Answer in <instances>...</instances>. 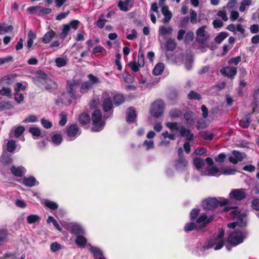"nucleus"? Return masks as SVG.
I'll use <instances>...</instances> for the list:
<instances>
[{"label":"nucleus","instance_id":"13d9d810","mask_svg":"<svg viewBox=\"0 0 259 259\" xmlns=\"http://www.w3.org/2000/svg\"><path fill=\"white\" fill-rule=\"evenodd\" d=\"M195 227H196V225L194 223H193V222L188 223L185 225V226L184 227V230H185V231H186L187 232H190V231H191L194 230Z\"/></svg>","mask_w":259,"mask_h":259},{"label":"nucleus","instance_id":"de8ad7c7","mask_svg":"<svg viewBox=\"0 0 259 259\" xmlns=\"http://www.w3.org/2000/svg\"><path fill=\"white\" fill-rule=\"evenodd\" d=\"M1 161L3 165H9L12 163L13 159L9 155H5L1 157Z\"/></svg>","mask_w":259,"mask_h":259},{"label":"nucleus","instance_id":"20e7f679","mask_svg":"<svg viewBox=\"0 0 259 259\" xmlns=\"http://www.w3.org/2000/svg\"><path fill=\"white\" fill-rule=\"evenodd\" d=\"M165 108V104L163 101L158 100L154 101L151 105L150 113L156 118L161 117Z\"/></svg>","mask_w":259,"mask_h":259},{"label":"nucleus","instance_id":"a878e982","mask_svg":"<svg viewBox=\"0 0 259 259\" xmlns=\"http://www.w3.org/2000/svg\"><path fill=\"white\" fill-rule=\"evenodd\" d=\"M78 120L81 125H85L90 123L91 118L89 114L83 112L79 116Z\"/></svg>","mask_w":259,"mask_h":259},{"label":"nucleus","instance_id":"4be33fe9","mask_svg":"<svg viewBox=\"0 0 259 259\" xmlns=\"http://www.w3.org/2000/svg\"><path fill=\"white\" fill-rule=\"evenodd\" d=\"M180 134L181 136L186 137L187 141H191L193 140L194 134L191 133L190 130L186 129L183 125L180 127Z\"/></svg>","mask_w":259,"mask_h":259},{"label":"nucleus","instance_id":"6e6552de","mask_svg":"<svg viewBox=\"0 0 259 259\" xmlns=\"http://www.w3.org/2000/svg\"><path fill=\"white\" fill-rule=\"evenodd\" d=\"M81 131L76 124L68 125L66 127V133L68 137L71 138L70 140L76 139L81 134Z\"/></svg>","mask_w":259,"mask_h":259},{"label":"nucleus","instance_id":"4d7b16f0","mask_svg":"<svg viewBox=\"0 0 259 259\" xmlns=\"http://www.w3.org/2000/svg\"><path fill=\"white\" fill-rule=\"evenodd\" d=\"M14 100L18 104L20 103L24 100V96L22 93H19L18 92L14 93Z\"/></svg>","mask_w":259,"mask_h":259},{"label":"nucleus","instance_id":"ea45409f","mask_svg":"<svg viewBox=\"0 0 259 259\" xmlns=\"http://www.w3.org/2000/svg\"><path fill=\"white\" fill-rule=\"evenodd\" d=\"M70 30V27L69 26V25H64L62 32L60 34V38L62 39H64L67 37Z\"/></svg>","mask_w":259,"mask_h":259},{"label":"nucleus","instance_id":"a19ab883","mask_svg":"<svg viewBox=\"0 0 259 259\" xmlns=\"http://www.w3.org/2000/svg\"><path fill=\"white\" fill-rule=\"evenodd\" d=\"M189 100H197L200 101L201 99L200 95L194 91H191L188 95Z\"/></svg>","mask_w":259,"mask_h":259},{"label":"nucleus","instance_id":"052dcab7","mask_svg":"<svg viewBox=\"0 0 259 259\" xmlns=\"http://www.w3.org/2000/svg\"><path fill=\"white\" fill-rule=\"evenodd\" d=\"M200 212V209L198 208L193 209L190 214V220L192 221L196 219Z\"/></svg>","mask_w":259,"mask_h":259},{"label":"nucleus","instance_id":"6e6d98bb","mask_svg":"<svg viewBox=\"0 0 259 259\" xmlns=\"http://www.w3.org/2000/svg\"><path fill=\"white\" fill-rule=\"evenodd\" d=\"M56 66L59 67L65 66L67 64L66 60L62 58H58L55 61Z\"/></svg>","mask_w":259,"mask_h":259},{"label":"nucleus","instance_id":"a211bd4d","mask_svg":"<svg viewBox=\"0 0 259 259\" xmlns=\"http://www.w3.org/2000/svg\"><path fill=\"white\" fill-rule=\"evenodd\" d=\"M137 115L134 107H131L127 109L126 113V121L128 123H131L135 121Z\"/></svg>","mask_w":259,"mask_h":259},{"label":"nucleus","instance_id":"39448f33","mask_svg":"<svg viewBox=\"0 0 259 259\" xmlns=\"http://www.w3.org/2000/svg\"><path fill=\"white\" fill-rule=\"evenodd\" d=\"M79 84V80L72 79L66 81V90L69 97L73 99H77V89Z\"/></svg>","mask_w":259,"mask_h":259},{"label":"nucleus","instance_id":"412c9836","mask_svg":"<svg viewBox=\"0 0 259 259\" xmlns=\"http://www.w3.org/2000/svg\"><path fill=\"white\" fill-rule=\"evenodd\" d=\"M22 184L27 187H32L33 186L38 185L39 184V182L34 177L31 176L28 178L24 177L23 179Z\"/></svg>","mask_w":259,"mask_h":259},{"label":"nucleus","instance_id":"3c124183","mask_svg":"<svg viewBox=\"0 0 259 259\" xmlns=\"http://www.w3.org/2000/svg\"><path fill=\"white\" fill-rule=\"evenodd\" d=\"M190 18H189L190 22L192 24H196L197 22V14L196 12L191 9L190 11Z\"/></svg>","mask_w":259,"mask_h":259},{"label":"nucleus","instance_id":"8fccbe9b","mask_svg":"<svg viewBox=\"0 0 259 259\" xmlns=\"http://www.w3.org/2000/svg\"><path fill=\"white\" fill-rule=\"evenodd\" d=\"M172 31V29L171 27H166L164 26H161L159 29L160 33L162 35L170 34Z\"/></svg>","mask_w":259,"mask_h":259},{"label":"nucleus","instance_id":"9b49d317","mask_svg":"<svg viewBox=\"0 0 259 259\" xmlns=\"http://www.w3.org/2000/svg\"><path fill=\"white\" fill-rule=\"evenodd\" d=\"M229 195L231 199L242 200L246 197L245 190L243 189H233Z\"/></svg>","mask_w":259,"mask_h":259},{"label":"nucleus","instance_id":"c9c22d12","mask_svg":"<svg viewBox=\"0 0 259 259\" xmlns=\"http://www.w3.org/2000/svg\"><path fill=\"white\" fill-rule=\"evenodd\" d=\"M11 93L12 90L10 88L3 87L0 90V95L2 96H6L9 99L11 98L12 97Z\"/></svg>","mask_w":259,"mask_h":259},{"label":"nucleus","instance_id":"aec40b11","mask_svg":"<svg viewBox=\"0 0 259 259\" xmlns=\"http://www.w3.org/2000/svg\"><path fill=\"white\" fill-rule=\"evenodd\" d=\"M90 251L93 254L94 259H106L104 256L103 251L99 248L92 246Z\"/></svg>","mask_w":259,"mask_h":259},{"label":"nucleus","instance_id":"0eeeda50","mask_svg":"<svg viewBox=\"0 0 259 259\" xmlns=\"http://www.w3.org/2000/svg\"><path fill=\"white\" fill-rule=\"evenodd\" d=\"M244 237L241 231L235 230L228 236L227 241L233 246H235L243 242Z\"/></svg>","mask_w":259,"mask_h":259},{"label":"nucleus","instance_id":"e2e57ef3","mask_svg":"<svg viewBox=\"0 0 259 259\" xmlns=\"http://www.w3.org/2000/svg\"><path fill=\"white\" fill-rule=\"evenodd\" d=\"M169 114L172 118H177L181 115L182 111L179 109H174L170 111Z\"/></svg>","mask_w":259,"mask_h":259},{"label":"nucleus","instance_id":"bf43d9fd","mask_svg":"<svg viewBox=\"0 0 259 259\" xmlns=\"http://www.w3.org/2000/svg\"><path fill=\"white\" fill-rule=\"evenodd\" d=\"M45 205L52 210H55L58 207V205L56 202L52 201H46L45 202Z\"/></svg>","mask_w":259,"mask_h":259},{"label":"nucleus","instance_id":"864d4df0","mask_svg":"<svg viewBox=\"0 0 259 259\" xmlns=\"http://www.w3.org/2000/svg\"><path fill=\"white\" fill-rule=\"evenodd\" d=\"M29 132L35 137H39L41 134L40 128L38 127H31L29 128Z\"/></svg>","mask_w":259,"mask_h":259},{"label":"nucleus","instance_id":"1a4fd4ad","mask_svg":"<svg viewBox=\"0 0 259 259\" xmlns=\"http://www.w3.org/2000/svg\"><path fill=\"white\" fill-rule=\"evenodd\" d=\"M114 105L111 97H108L103 99L102 102V110L105 113L113 114Z\"/></svg>","mask_w":259,"mask_h":259},{"label":"nucleus","instance_id":"6ab92c4d","mask_svg":"<svg viewBox=\"0 0 259 259\" xmlns=\"http://www.w3.org/2000/svg\"><path fill=\"white\" fill-rule=\"evenodd\" d=\"M113 104L115 107L122 104L125 100V97L122 94L116 93L112 98Z\"/></svg>","mask_w":259,"mask_h":259},{"label":"nucleus","instance_id":"f8f14e48","mask_svg":"<svg viewBox=\"0 0 259 259\" xmlns=\"http://www.w3.org/2000/svg\"><path fill=\"white\" fill-rule=\"evenodd\" d=\"M45 89L49 93L55 94L58 90V85L56 82L51 78L47 79L44 82Z\"/></svg>","mask_w":259,"mask_h":259},{"label":"nucleus","instance_id":"c85d7f7f","mask_svg":"<svg viewBox=\"0 0 259 259\" xmlns=\"http://www.w3.org/2000/svg\"><path fill=\"white\" fill-rule=\"evenodd\" d=\"M38 73V75L35 78V81L37 83L44 84V82L50 78L47 74L41 70H39Z\"/></svg>","mask_w":259,"mask_h":259},{"label":"nucleus","instance_id":"7ed1b4c3","mask_svg":"<svg viewBox=\"0 0 259 259\" xmlns=\"http://www.w3.org/2000/svg\"><path fill=\"white\" fill-rule=\"evenodd\" d=\"M219 200L217 198H209L202 202L203 207L207 210H213L219 206H223L228 204L229 201L227 199L220 198Z\"/></svg>","mask_w":259,"mask_h":259},{"label":"nucleus","instance_id":"473e14b6","mask_svg":"<svg viewBox=\"0 0 259 259\" xmlns=\"http://www.w3.org/2000/svg\"><path fill=\"white\" fill-rule=\"evenodd\" d=\"M14 77L15 76L13 74L6 75L1 78V83L3 85H9L12 83V78Z\"/></svg>","mask_w":259,"mask_h":259},{"label":"nucleus","instance_id":"a18cd8bd","mask_svg":"<svg viewBox=\"0 0 259 259\" xmlns=\"http://www.w3.org/2000/svg\"><path fill=\"white\" fill-rule=\"evenodd\" d=\"M228 36V34L225 32H221L218 35H217L214 40L216 42L220 44Z\"/></svg>","mask_w":259,"mask_h":259},{"label":"nucleus","instance_id":"2f4dec72","mask_svg":"<svg viewBox=\"0 0 259 259\" xmlns=\"http://www.w3.org/2000/svg\"><path fill=\"white\" fill-rule=\"evenodd\" d=\"M92 88V83L90 81H86L81 83L80 87V92L81 94L87 93Z\"/></svg>","mask_w":259,"mask_h":259},{"label":"nucleus","instance_id":"f257e3e1","mask_svg":"<svg viewBox=\"0 0 259 259\" xmlns=\"http://www.w3.org/2000/svg\"><path fill=\"white\" fill-rule=\"evenodd\" d=\"M164 53L167 59L172 62L178 64L185 61L187 70L192 68L194 56L190 50H165Z\"/></svg>","mask_w":259,"mask_h":259},{"label":"nucleus","instance_id":"603ef678","mask_svg":"<svg viewBox=\"0 0 259 259\" xmlns=\"http://www.w3.org/2000/svg\"><path fill=\"white\" fill-rule=\"evenodd\" d=\"M128 66L134 72L139 71L140 67H141L136 61H131L128 63Z\"/></svg>","mask_w":259,"mask_h":259},{"label":"nucleus","instance_id":"2eb2a0df","mask_svg":"<svg viewBox=\"0 0 259 259\" xmlns=\"http://www.w3.org/2000/svg\"><path fill=\"white\" fill-rule=\"evenodd\" d=\"M221 72L225 76L230 78H233L237 73V69L234 67H229L227 68H223L221 69Z\"/></svg>","mask_w":259,"mask_h":259},{"label":"nucleus","instance_id":"0e129e2a","mask_svg":"<svg viewBox=\"0 0 259 259\" xmlns=\"http://www.w3.org/2000/svg\"><path fill=\"white\" fill-rule=\"evenodd\" d=\"M178 92L176 90H171L168 94V97L169 99L174 100L177 98Z\"/></svg>","mask_w":259,"mask_h":259},{"label":"nucleus","instance_id":"c03bdc74","mask_svg":"<svg viewBox=\"0 0 259 259\" xmlns=\"http://www.w3.org/2000/svg\"><path fill=\"white\" fill-rule=\"evenodd\" d=\"M233 155L237 159L238 161H243V159L245 158L246 155L244 153L240 152L237 150H233L232 152Z\"/></svg>","mask_w":259,"mask_h":259},{"label":"nucleus","instance_id":"09e8293b","mask_svg":"<svg viewBox=\"0 0 259 259\" xmlns=\"http://www.w3.org/2000/svg\"><path fill=\"white\" fill-rule=\"evenodd\" d=\"M7 150L9 152H13L16 149V142L14 140H11L7 143Z\"/></svg>","mask_w":259,"mask_h":259},{"label":"nucleus","instance_id":"f03ea898","mask_svg":"<svg viewBox=\"0 0 259 259\" xmlns=\"http://www.w3.org/2000/svg\"><path fill=\"white\" fill-rule=\"evenodd\" d=\"M92 124L91 131L93 132H99L102 131L105 124V120L102 119V114L99 109H95L92 114Z\"/></svg>","mask_w":259,"mask_h":259},{"label":"nucleus","instance_id":"72a5a7b5","mask_svg":"<svg viewBox=\"0 0 259 259\" xmlns=\"http://www.w3.org/2000/svg\"><path fill=\"white\" fill-rule=\"evenodd\" d=\"M164 65L162 63H157L153 70V73L155 75H159L163 71Z\"/></svg>","mask_w":259,"mask_h":259},{"label":"nucleus","instance_id":"58836bf2","mask_svg":"<svg viewBox=\"0 0 259 259\" xmlns=\"http://www.w3.org/2000/svg\"><path fill=\"white\" fill-rule=\"evenodd\" d=\"M40 220V217L37 214H30L27 217V222L29 224H34Z\"/></svg>","mask_w":259,"mask_h":259},{"label":"nucleus","instance_id":"49530a36","mask_svg":"<svg viewBox=\"0 0 259 259\" xmlns=\"http://www.w3.org/2000/svg\"><path fill=\"white\" fill-rule=\"evenodd\" d=\"M177 44L175 39L168 38L166 41V49H176Z\"/></svg>","mask_w":259,"mask_h":259},{"label":"nucleus","instance_id":"37998d69","mask_svg":"<svg viewBox=\"0 0 259 259\" xmlns=\"http://www.w3.org/2000/svg\"><path fill=\"white\" fill-rule=\"evenodd\" d=\"M139 66L143 67L145 64L144 62V53L142 50H139L138 53V62Z\"/></svg>","mask_w":259,"mask_h":259},{"label":"nucleus","instance_id":"f704fd0d","mask_svg":"<svg viewBox=\"0 0 259 259\" xmlns=\"http://www.w3.org/2000/svg\"><path fill=\"white\" fill-rule=\"evenodd\" d=\"M13 107V105L10 101H3L0 102V111L9 110L12 109Z\"/></svg>","mask_w":259,"mask_h":259},{"label":"nucleus","instance_id":"4468645a","mask_svg":"<svg viewBox=\"0 0 259 259\" xmlns=\"http://www.w3.org/2000/svg\"><path fill=\"white\" fill-rule=\"evenodd\" d=\"M10 170L12 175L17 177H22L26 171V169L22 166L18 167L12 165L10 167Z\"/></svg>","mask_w":259,"mask_h":259},{"label":"nucleus","instance_id":"774afa93","mask_svg":"<svg viewBox=\"0 0 259 259\" xmlns=\"http://www.w3.org/2000/svg\"><path fill=\"white\" fill-rule=\"evenodd\" d=\"M50 248L52 251L56 252L61 248V246L59 243L55 242L51 244Z\"/></svg>","mask_w":259,"mask_h":259},{"label":"nucleus","instance_id":"bb28decb","mask_svg":"<svg viewBox=\"0 0 259 259\" xmlns=\"http://www.w3.org/2000/svg\"><path fill=\"white\" fill-rule=\"evenodd\" d=\"M9 241L8 231L5 229L0 230V246L4 245Z\"/></svg>","mask_w":259,"mask_h":259},{"label":"nucleus","instance_id":"7c9ffc66","mask_svg":"<svg viewBox=\"0 0 259 259\" xmlns=\"http://www.w3.org/2000/svg\"><path fill=\"white\" fill-rule=\"evenodd\" d=\"M36 37V35L35 34L32 30H30L29 31L27 35V45L26 47L28 48H31L33 44V40Z\"/></svg>","mask_w":259,"mask_h":259},{"label":"nucleus","instance_id":"e433bc0d","mask_svg":"<svg viewBox=\"0 0 259 259\" xmlns=\"http://www.w3.org/2000/svg\"><path fill=\"white\" fill-rule=\"evenodd\" d=\"M63 140L62 136L60 134H55L52 137V142L56 145H59Z\"/></svg>","mask_w":259,"mask_h":259},{"label":"nucleus","instance_id":"cd10ccee","mask_svg":"<svg viewBox=\"0 0 259 259\" xmlns=\"http://www.w3.org/2000/svg\"><path fill=\"white\" fill-rule=\"evenodd\" d=\"M75 243L79 247L84 248L87 244V239L81 234L77 235Z\"/></svg>","mask_w":259,"mask_h":259},{"label":"nucleus","instance_id":"b1692460","mask_svg":"<svg viewBox=\"0 0 259 259\" xmlns=\"http://www.w3.org/2000/svg\"><path fill=\"white\" fill-rule=\"evenodd\" d=\"M162 14L164 15V22H168L172 17V13L169 10L168 6H163L161 9Z\"/></svg>","mask_w":259,"mask_h":259},{"label":"nucleus","instance_id":"4c0bfd02","mask_svg":"<svg viewBox=\"0 0 259 259\" xmlns=\"http://www.w3.org/2000/svg\"><path fill=\"white\" fill-rule=\"evenodd\" d=\"M180 127L182 125H183L180 123L172 122H168L166 124V126L169 128L171 131H178L179 130V126Z\"/></svg>","mask_w":259,"mask_h":259},{"label":"nucleus","instance_id":"ddd939ff","mask_svg":"<svg viewBox=\"0 0 259 259\" xmlns=\"http://www.w3.org/2000/svg\"><path fill=\"white\" fill-rule=\"evenodd\" d=\"M194 113L192 111L186 112L184 114V119L187 126L192 127L195 123Z\"/></svg>","mask_w":259,"mask_h":259},{"label":"nucleus","instance_id":"9d476101","mask_svg":"<svg viewBox=\"0 0 259 259\" xmlns=\"http://www.w3.org/2000/svg\"><path fill=\"white\" fill-rule=\"evenodd\" d=\"M225 235V230L223 229L219 230V234L214 238V240L211 239L210 240L208 244L205 245H203L200 249L201 251H204L205 250L208 249L213 247V246L215 244V242L218 241L220 239H223Z\"/></svg>","mask_w":259,"mask_h":259},{"label":"nucleus","instance_id":"393cba45","mask_svg":"<svg viewBox=\"0 0 259 259\" xmlns=\"http://www.w3.org/2000/svg\"><path fill=\"white\" fill-rule=\"evenodd\" d=\"M251 122V115L249 113L244 115L243 118L239 122V125L242 128H247Z\"/></svg>","mask_w":259,"mask_h":259},{"label":"nucleus","instance_id":"dca6fc26","mask_svg":"<svg viewBox=\"0 0 259 259\" xmlns=\"http://www.w3.org/2000/svg\"><path fill=\"white\" fill-rule=\"evenodd\" d=\"M188 165V161L185 157H178L175 162V168L178 170H184Z\"/></svg>","mask_w":259,"mask_h":259},{"label":"nucleus","instance_id":"79ce46f5","mask_svg":"<svg viewBox=\"0 0 259 259\" xmlns=\"http://www.w3.org/2000/svg\"><path fill=\"white\" fill-rule=\"evenodd\" d=\"M193 164L197 169H200L204 165V162L202 159L196 157L193 159Z\"/></svg>","mask_w":259,"mask_h":259},{"label":"nucleus","instance_id":"c756f323","mask_svg":"<svg viewBox=\"0 0 259 259\" xmlns=\"http://www.w3.org/2000/svg\"><path fill=\"white\" fill-rule=\"evenodd\" d=\"M70 232L74 235H80L84 233L83 229L78 225H73L70 227Z\"/></svg>","mask_w":259,"mask_h":259},{"label":"nucleus","instance_id":"5fc2aeb1","mask_svg":"<svg viewBox=\"0 0 259 259\" xmlns=\"http://www.w3.org/2000/svg\"><path fill=\"white\" fill-rule=\"evenodd\" d=\"M194 35L192 31H188L185 36V42L186 43H190L194 39Z\"/></svg>","mask_w":259,"mask_h":259},{"label":"nucleus","instance_id":"69168bd1","mask_svg":"<svg viewBox=\"0 0 259 259\" xmlns=\"http://www.w3.org/2000/svg\"><path fill=\"white\" fill-rule=\"evenodd\" d=\"M61 118L59 121V124L61 126H64L67 122V116L64 112H62L59 115Z\"/></svg>","mask_w":259,"mask_h":259},{"label":"nucleus","instance_id":"f3484780","mask_svg":"<svg viewBox=\"0 0 259 259\" xmlns=\"http://www.w3.org/2000/svg\"><path fill=\"white\" fill-rule=\"evenodd\" d=\"M133 0L119 1L118 2L117 6L121 11L127 12L129 10L128 7L130 6L131 8L133 7Z\"/></svg>","mask_w":259,"mask_h":259},{"label":"nucleus","instance_id":"5701e85b","mask_svg":"<svg viewBox=\"0 0 259 259\" xmlns=\"http://www.w3.org/2000/svg\"><path fill=\"white\" fill-rule=\"evenodd\" d=\"M57 36V33L54 31L52 29H51L45 34L43 37L41 38L42 41L45 44H48L53 38Z\"/></svg>","mask_w":259,"mask_h":259},{"label":"nucleus","instance_id":"338daca9","mask_svg":"<svg viewBox=\"0 0 259 259\" xmlns=\"http://www.w3.org/2000/svg\"><path fill=\"white\" fill-rule=\"evenodd\" d=\"M41 123L44 127L47 129L51 128L53 126L52 123L45 118L41 119Z\"/></svg>","mask_w":259,"mask_h":259},{"label":"nucleus","instance_id":"680f3d73","mask_svg":"<svg viewBox=\"0 0 259 259\" xmlns=\"http://www.w3.org/2000/svg\"><path fill=\"white\" fill-rule=\"evenodd\" d=\"M39 13L38 15H40L41 14H49L52 12V9L50 8H44L39 6Z\"/></svg>","mask_w":259,"mask_h":259},{"label":"nucleus","instance_id":"423d86ee","mask_svg":"<svg viewBox=\"0 0 259 259\" xmlns=\"http://www.w3.org/2000/svg\"><path fill=\"white\" fill-rule=\"evenodd\" d=\"M206 25H202L198 28L196 31V41L199 45H203L209 39L210 36L205 30Z\"/></svg>","mask_w":259,"mask_h":259}]
</instances>
